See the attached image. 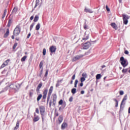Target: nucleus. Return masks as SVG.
Returning <instances> with one entry per match:
<instances>
[{"label": "nucleus", "mask_w": 130, "mask_h": 130, "mask_svg": "<svg viewBox=\"0 0 130 130\" xmlns=\"http://www.w3.org/2000/svg\"><path fill=\"white\" fill-rule=\"evenodd\" d=\"M34 18V16H31V17H30V18H29L31 20H32Z\"/></svg>", "instance_id": "obj_55"}, {"label": "nucleus", "mask_w": 130, "mask_h": 130, "mask_svg": "<svg viewBox=\"0 0 130 130\" xmlns=\"http://www.w3.org/2000/svg\"><path fill=\"white\" fill-rule=\"evenodd\" d=\"M75 78H76V74H74V75L72 76V79L73 80H75Z\"/></svg>", "instance_id": "obj_46"}, {"label": "nucleus", "mask_w": 130, "mask_h": 130, "mask_svg": "<svg viewBox=\"0 0 130 130\" xmlns=\"http://www.w3.org/2000/svg\"><path fill=\"white\" fill-rule=\"evenodd\" d=\"M43 61H41L39 64L40 69H41L43 67Z\"/></svg>", "instance_id": "obj_36"}, {"label": "nucleus", "mask_w": 130, "mask_h": 130, "mask_svg": "<svg viewBox=\"0 0 130 130\" xmlns=\"http://www.w3.org/2000/svg\"><path fill=\"white\" fill-rule=\"evenodd\" d=\"M88 25L86 24V22L84 23L83 28L85 30H87V29H88Z\"/></svg>", "instance_id": "obj_26"}, {"label": "nucleus", "mask_w": 130, "mask_h": 130, "mask_svg": "<svg viewBox=\"0 0 130 130\" xmlns=\"http://www.w3.org/2000/svg\"><path fill=\"white\" fill-rule=\"evenodd\" d=\"M68 126V124L66 122H63V123L61 125V129L62 130H64Z\"/></svg>", "instance_id": "obj_12"}, {"label": "nucleus", "mask_w": 130, "mask_h": 130, "mask_svg": "<svg viewBox=\"0 0 130 130\" xmlns=\"http://www.w3.org/2000/svg\"><path fill=\"white\" fill-rule=\"evenodd\" d=\"M26 58H27V56H23V57L21 58V60L22 62H24V61H25V60L26 59Z\"/></svg>", "instance_id": "obj_27"}, {"label": "nucleus", "mask_w": 130, "mask_h": 130, "mask_svg": "<svg viewBox=\"0 0 130 130\" xmlns=\"http://www.w3.org/2000/svg\"><path fill=\"white\" fill-rule=\"evenodd\" d=\"M40 27H41V24L40 23H38L36 26V27H35V29L37 31H39V30H40Z\"/></svg>", "instance_id": "obj_18"}, {"label": "nucleus", "mask_w": 130, "mask_h": 130, "mask_svg": "<svg viewBox=\"0 0 130 130\" xmlns=\"http://www.w3.org/2000/svg\"><path fill=\"white\" fill-rule=\"evenodd\" d=\"M83 56H84L83 55H76V56L73 57V58L72 59V61L74 62V61H77L78 60H79L80 59L82 58Z\"/></svg>", "instance_id": "obj_7"}, {"label": "nucleus", "mask_w": 130, "mask_h": 130, "mask_svg": "<svg viewBox=\"0 0 130 130\" xmlns=\"http://www.w3.org/2000/svg\"><path fill=\"white\" fill-rule=\"evenodd\" d=\"M128 71V69H123L122 70V73H126Z\"/></svg>", "instance_id": "obj_37"}, {"label": "nucleus", "mask_w": 130, "mask_h": 130, "mask_svg": "<svg viewBox=\"0 0 130 130\" xmlns=\"http://www.w3.org/2000/svg\"><path fill=\"white\" fill-rule=\"evenodd\" d=\"M101 74H97V75L96 76V79L99 80L101 79Z\"/></svg>", "instance_id": "obj_28"}, {"label": "nucleus", "mask_w": 130, "mask_h": 130, "mask_svg": "<svg viewBox=\"0 0 130 130\" xmlns=\"http://www.w3.org/2000/svg\"><path fill=\"white\" fill-rule=\"evenodd\" d=\"M39 0H36V4H35V6L34 7V8H36L39 5Z\"/></svg>", "instance_id": "obj_30"}, {"label": "nucleus", "mask_w": 130, "mask_h": 130, "mask_svg": "<svg viewBox=\"0 0 130 130\" xmlns=\"http://www.w3.org/2000/svg\"><path fill=\"white\" fill-rule=\"evenodd\" d=\"M123 22L125 24H127L128 23V19H129V17L128 16H126V15L123 14Z\"/></svg>", "instance_id": "obj_6"}, {"label": "nucleus", "mask_w": 130, "mask_h": 130, "mask_svg": "<svg viewBox=\"0 0 130 130\" xmlns=\"http://www.w3.org/2000/svg\"><path fill=\"white\" fill-rule=\"evenodd\" d=\"M48 75V70H46L44 77H47Z\"/></svg>", "instance_id": "obj_42"}, {"label": "nucleus", "mask_w": 130, "mask_h": 130, "mask_svg": "<svg viewBox=\"0 0 130 130\" xmlns=\"http://www.w3.org/2000/svg\"><path fill=\"white\" fill-rule=\"evenodd\" d=\"M34 25H35V23H32V24L30 25V26L29 27V30H30V31H31L32 29H33Z\"/></svg>", "instance_id": "obj_31"}, {"label": "nucleus", "mask_w": 130, "mask_h": 130, "mask_svg": "<svg viewBox=\"0 0 130 130\" xmlns=\"http://www.w3.org/2000/svg\"><path fill=\"white\" fill-rule=\"evenodd\" d=\"M39 110L40 114L41 115L42 119L43 121L44 120V116L45 115V107L43 106H41L39 107Z\"/></svg>", "instance_id": "obj_1"}, {"label": "nucleus", "mask_w": 130, "mask_h": 130, "mask_svg": "<svg viewBox=\"0 0 130 130\" xmlns=\"http://www.w3.org/2000/svg\"><path fill=\"white\" fill-rule=\"evenodd\" d=\"M35 90L34 89H30L28 91V93L29 94V98H32L34 94Z\"/></svg>", "instance_id": "obj_15"}, {"label": "nucleus", "mask_w": 130, "mask_h": 130, "mask_svg": "<svg viewBox=\"0 0 130 130\" xmlns=\"http://www.w3.org/2000/svg\"><path fill=\"white\" fill-rule=\"evenodd\" d=\"M43 86V83L42 82H41L37 86V88H36V92H39L40 91V90L41 89V88Z\"/></svg>", "instance_id": "obj_14"}, {"label": "nucleus", "mask_w": 130, "mask_h": 130, "mask_svg": "<svg viewBox=\"0 0 130 130\" xmlns=\"http://www.w3.org/2000/svg\"><path fill=\"white\" fill-rule=\"evenodd\" d=\"M39 17L38 15H36L34 19V22H37L39 20Z\"/></svg>", "instance_id": "obj_24"}, {"label": "nucleus", "mask_w": 130, "mask_h": 130, "mask_svg": "<svg viewBox=\"0 0 130 130\" xmlns=\"http://www.w3.org/2000/svg\"><path fill=\"white\" fill-rule=\"evenodd\" d=\"M8 23H10V24H11L12 21L11 20H9Z\"/></svg>", "instance_id": "obj_62"}, {"label": "nucleus", "mask_w": 130, "mask_h": 130, "mask_svg": "<svg viewBox=\"0 0 130 130\" xmlns=\"http://www.w3.org/2000/svg\"><path fill=\"white\" fill-rule=\"evenodd\" d=\"M60 85L59 83H58V82H57V83L56 84V87H59Z\"/></svg>", "instance_id": "obj_50"}, {"label": "nucleus", "mask_w": 130, "mask_h": 130, "mask_svg": "<svg viewBox=\"0 0 130 130\" xmlns=\"http://www.w3.org/2000/svg\"><path fill=\"white\" fill-rule=\"evenodd\" d=\"M35 112H36L37 114H39V113H40V112H39V109L38 108H36V109Z\"/></svg>", "instance_id": "obj_44"}, {"label": "nucleus", "mask_w": 130, "mask_h": 130, "mask_svg": "<svg viewBox=\"0 0 130 130\" xmlns=\"http://www.w3.org/2000/svg\"><path fill=\"white\" fill-rule=\"evenodd\" d=\"M12 39L13 40H14V39H15L14 36H12Z\"/></svg>", "instance_id": "obj_61"}, {"label": "nucleus", "mask_w": 130, "mask_h": 130, "mask_svg": "<svg viewBox=\"0 0 130 130\" xmlns=\"http://www.w3.org/2000/svg\"><path fill=\"white\" fill-rule=\"evenodd\" d=\"M124 53L126 55H128L129 54V52L127 50H125Z\"/></svg>", "instance_id": "obj_49"}, {"label": "nucleus", "mask_w": 130, "mask_h": 130, "mask_svg": "<svg viewBox=\"0 0 130 130\" xmlns=\"http://www.w3.org/2000/svg\"><path fill=\"white\" fill-rule=\"evenodd\" d=\"M120 95H122L124 94V92L123 91H120Z\"/></svg>", "instance_id": "obj_48"}, {"label": "nucleus", "mask_w": 130, "mask_h": 130, "mask_svg": "<svg viewBox=\"0 0 130 130\" xmlns=\"http://www.w3.org/2000/svg\"><path fill=\"white\" fill-rule=\"evenodd\" d=\"M42 75H43V73H42V72H40V74H39V77H41Z\"/></svg>", "instance_id": "obj_56"}, {"label": "nucleus", "mask_w": 130, "mask_h": 130, "mask_svg": "<svg viewBox=\"0 0 130 130\" xmlns=\"http://www.w3.org/2000/svg\"><path fill=\"white\" fill-rule=\"evenodd\" d=\"M20 25H18L16 26V27L15 28L13 34L14 36H17L20 34Z\"/></svg>", "instance_id": "obj_3"}, {"label": "nucleus", "mask_w": 130, "mask_h": 130, "mask_svg": "<svg viewBox=\"0 0 130 130\" xmlns=\"http://www.w3.org/2000/svg\"><path fill=\"white\" fill-rule=\"evenodd\" d=\"M63 81V79H60V80H57V82L58 83L62 82Z\"/></svg>", "instance_id": "obj_53"}, {"label": "nucleus", "mask_w": 130, "mask_h": 130, "mask_svg": "<svg viewBox=\"0 0 130 130\" xmlns=\"http://www.w3.org/2000/svg\"><path fill=\"white\" fill-rule=\"evenodd\" d=\"M74 99V98H73V96H71L70 99H69V102H73V100Z\"/></svg>", "instance_id": "obj_45"}, {"label": "nucleus", "mask_w": 130, "mask_h": 130, "mask_svg": "<svg viewBox=\"0 0 130 130\" xmlns=\"http://www.w3.org/2000/svg\"><path fill=\"white\" fill-rule=\"evenodd\" d=\"M79 81H78V79H76V80H75V83H74V87H75V88H77V85H78V82Z\"/></svg>", "instance_id": "obj_32"}, {"label": "nucleus", "mask_w": 130, "mask_h": 130, "mask_svg": "<svg viewBox=\"0 0 130 130\" xmlns=\"http://www.w3.org/2000/svg\"><path fill=\"white\" fill-rule=\"evenodd\" d=\"M30 36H31V34H30V33H29L28 35H27V39H29Z\"/></svg>", "instance_id": "obj_52"}, {"label": "nucleus", "mask_w": 130, "mask_h": 130, "mask_svg": "<svg viewBox=\"0 0 130 130\" xmlns=\"http://www.w3.org/2000/svg\"><path fill=\"white\" fill-rule=\"evenodd\" d=\"M89 39V36L87 35H85L84 38H82V40L84 41H86L88 40Z\"/></svg>", "instance_id": "obj_19"}, {"label": "nucleus", "mask_w": 130, "mask_h": 130, "mask_svg": "<svg viewBox=\"0 0 130 130\" xmlns=\"http://www.w3.org/2000/svg\"><path fill=\"white\" fill-rule=\"evenodd\" d=\"M128 113L130 114V107L128 109Z\"/></svg>", "instance_id": "obj_59"}, {"label": "nucleus", "mask_w": 130, "mask_h": 130, "mask_svg": "<svg viewBox=\"0 0 130 130\" xmlns=\"http://www.w3.org/2000/svg\"><path fill=\"white\" fill-rule=\"evenodd\" d=\"M63 103V101L62 100H60V101H59V102H58V104L60 105H62Z\"/></svg>", "instance_id": "obj_41"}, {"label": "nucleus", "mask_w": 130, "mask_h": 130, "mask_svg": "<svg viewBox=\"0 0 130 130\" xmlns=\"http://www.w3.org/2000/svg\"><path fill=\"white\" fill-rule=\"evenodd\" d=\"M76 91H77V89H76V88H73V89H72L71 92H72L73 94H75V93H76Z\"/></svg>", "instance_id": "obj_34"}, {"label": "nucleus", "mask_w": 130, "mask_h": 130, "mask_svg": "<svg viewBox=\"0 0 130 130\" xmlns=\"http://www.w3.org/2000/svg\"><path fill=\"white\" fill-rule=\"evenodd\" d=\"M10 61V59H8L7 60H6L1 66V68H5L6 66H7L8 64V62Z\"/></svg>", "instance_id": "obj_13"}, {"label": "nucleus", "mask_w": 130, "mask_h": 130, "mask_svg": "<svg viewBox=\"0 0 130 130\" xmlns=\"http://www.w3.org/2000/svg\"><path fill=\"white\" fill-rule=\"evenodd\" d=\"M40 120V117L38 115H37L36 113H34V118L32 119V121L34 122H37Z\"/></svg>", "instance_id": "obj_8"}, {"label": "nucleus", "mask_w": 130, "mask_h": 130, "mask_svg": "<svg viewBox=\"0 0 130 130\" xmlns=\"http://www.w3.org/2000/svg\"><path fill=\"white\" fill-rule=\"evenodd\" d=\"M42 94H40L38 96V97H37V102H39V101L42 99Z\"/></svg>", "instance_id": "obj_25"}, {"label": "nucleus", "mask_w": 130, "mask_h": 130, "mask_svg": "<svg viewBox=\"0 0 130 130\" xmlns=\"http://www.w3.org/2000/svg\"><path fill=\"white\" fill-rule=\"evenodd\" d=\"M85 12L86 13H92L93 12L91 9L85 8L84 9Z\"/></svg>", "instance_id": "obj_21"}, {"label": "nucleus", "mask_w": 130, "mask_h": 130, "mask_svg": "<svg viewBox=\"0 0 130 130\" xmlns=\"http://www.w3.org/2000/svg\"><path fill=\"white\" fill-rule=\"evenodd\" d=\"M17 45H18V44L17 43H15L13 46V49H15Z\"/></svg>", "instance_id": "obj_43"}, {"label": "nucleus", "mask_w": 130, "mask_h": 130, "mask_svg": "<svg viewBox=\"0 0 130 130\" xmlns=\"http://www.w3.org/2000/svg\"><path fill=\"white\" fill-rule=\"evenodd\" d=\"M111 25L112 26L113 29H114L115 30H117L118 26L115 23H112L111 24Z\"/></svg>", "instance_id": "obj_16"}, {"label": "nucleus", "mask_w": 130, "mask_h": 130, "mask_svg": "<svg viewBox=\"0 0 130 130\" xmlns=\"http://www.w3.org/2000/svg\"><path fill=\"white\" fill-rule=\"evenodd\" d=\"M48 93V89H44V91L43 92V99H46L47 98V95Z\"/></svg>", "instance_id": "obj_11"}, {"label": "nucleus", "mask_w": 130, "mask_h": 130, "mask_svg": "<svg viewBox=\"0 0 130 130\" xmlns=\"http://www.w3.org/2000/svg\"><path fill=\"white\" fill-rule=\"evenodd\" d=\"M63 120V117L61 115L59 116L58 118V121H59V123H61Z\"/></svg>", "instance_id": "obj_17"}, {"label": "nucleus", "mask_w": 130, "mask_h": 130, "mask_svg": "<svg viewBox=\"0 0 130 130\" xmlns=\"http://www.w3.org/2000/svg\"><path fill=\"white\" fill-rule=\"evenodd\" d=\"M10 26H11V23L10 22L9 23L8 22L7 26L9 27H10Z\"/></svg>", "instance_id": "obj_57"}, {"label": "nucleus", "mask_w": 130, "mask_h": 130, "mask_svg": "<svg viewBox=\"0 0 130 130\" xmlns=\"http://www.w3.org/2000/svg\"><path fill=\"white\" fill-rule=\"evenodd\" d=\"M82 78H84L85 79L87 78V75L86 73H82Z\"/></svg>", "instance_id": "obj_29"}, {"label": "nucleus", "mask_w": 130, "mask_h": 130, "mask_svg": "<svg viewBox=\"0 0 130 130\" xmlns=\"http://www.w3.org/2000/svg\"><path fill=\"white\" fill-rule=\"evenodd\" d=\"M91 46V43L89 42H87L83 44L82 49L87 50Z\"/></svg>", "instance_id": "obj_5"}, {"label": "nucleus", "mask_w": 130, "mask_h": 130, "mask_svg": "<svg viewBox=\"0 0 130 130\" xmlns=\"http://www.w3.org/2000/svg\"><path fill=\"white\" fill-rule=\"evenodd\" d=\"M119 3H122V0H119Z\"/></svg>", "instance_id": "obj_63"}, {"label": "nucleus", "mask_w": 130, "mask_h": 130, "mask_svg": "<svg viewBox=\"0 0 130 130\" xmlns=\"http://www.w3.org/2000/svg\"><path fill=\"white\" fill-rule=\"evenodd\" d=\"M19 123H20V122L19 121H18L17 122L16 125L15 127L14 130H17L19 128Z\"/></svg>", "instance_id": "obj_20"}, {"label": "nucleus", "mask_w": 130, "mask_h": 130, "mask_svg": "<svg viewBox=\"0 0 130 130\" xmlns=\"http://www.w3.org/2000/svg\"><path fill=\"white\" fill-rule=\"evenodd\" d=\"M55 116H59V113L58 112H56V111H55Z\"/></svg>", "instance_id": "obj_47"}, {"label": "nucleus", "mask_w": 130, "mask_h": 130, "mask_svg": "<svg viewBox=\"0 0 130 130\" xmlns=\"http://www.w3.org/2000/svg\"><path fill=\"white\" fill-rule=\"evenodd\" d=\"M52 101H50L49 102V107L51 108V105H52Z\"/></svg>", "instance_id": "obj_54"}, {"label": "nucleus", "mask_w": 130, "mask_h": 130, "mask_svg": "<svg viewBox=\"0 0 130 130\" xmlns=\"http://www.w3.org/2000/svg\"><path fill=\"white\" fill-rule=\"evenodd\" d=\"M9 28H8L7 29V32H6V34L4 35V38H7L9 36Z\"/></svg>", "instance_id": "obj_23"}, {"label": "nucleus", "mask_w": 130, "mask_h": 130, "mask_svg": "<svg viewBox=\"0 0 130 130\" xmlns=\"http://www.w3.org/2000/svg\"><path fill=\"white\" fill-rule=\"evenodd\" d=\"M113 100L116 102V106H115V107H117L118 106V101L116 99H114Z\"/></svg>", "instance_id": "obj_39"}, {"label": "nucleus", "mask_w": 130, "mask_h": 130, "mask_svg": "<svg viewBox=\"0 0 130 130\" xmlns=\"http://www.w3.org/2000/svg\"><path fill=\"white\" fill-rule=\"evenodd\" d=\"M6 13H7V10L5 9L4 10V14H3V16H2V18H5V17L6 15Z\"/></svg>", "instance_id": "obj_33"}, {"label": "nucleus", "mask_w": 130, "mask_h": 130, "mask_svg": "<svg viewBox=\"0 0 130 130\" xmlns=\"http://www.w3.org/2000/svg\"><path fill=\"white\" fill-rule=\"evenodd\" d=\"M120 61H121V64L123 67L125 68L128 65V62L126 59H124L123 56L120 58Z\"/></svg>", "instance_id": "obj_2"}, {"label": "nucleus", "mask_w": 130, "mask_h": 130, "mask_svg": "<svg viewBox=\"0 0 130 130\" xmlns=\"http://www.w3.org/2000/svg\"><path fill=\"white\" fill-rule=\"evenodd\" d=\"M18 11V9L17 8H14L13 10V13H16Z\"/></svg>", "instance_id": "obj_38"}, {"label": "nucleus", "mask_w": 130, "mask_h": 130, "mask_svg": "<svg viewBox=\"0 0 130 130\" xmlns=\"http://www.w3.org/2000/svg\"><path fill=\"white\" fill-rule=\"evenodd\" d=\"M46 54V49L45 48H44V49H43V55L44 56H45Z\"/></svg>", "instance_id": "obj_35"}, {"label": "nucleus", "mask_w": 130, "mask_h": 130, "mask_svg": "<svg viewBox=\"0 0 130 130\" xmlns=\"http://www.w3.org/2000/svg\"><path fill=\"white\" fill-rule=\"evenodd\" d=\"M53 99H52V104L53 106H55L56 104V100H57V95L56 94H53L52 95Z\"/></svg>", "instance_id": "obj_9"}, {"label": "nucleus", "mask_w": 130, "mask_h": 130, "mask_svg": "<svg viewBox=\"0 0 130 130\" xmlns=\"http://www.w3.org/2000/svg\"><path fill=\"white\" fill-rule=\"evenodd\" d=\"M71 84H73V80H71Z\"/></svg>", "instance_id": "obj_64"}, {"label": "nucleus", "mask_w": 130, "mask_h": 130, "mask_svg": "<svg viewBox=\"0 0 130 130\" xmlns=\"http://www.w3.org/2000/svg\"><path fill=\"white\" fill-rule=\"evenodd\" d=\"M106 9H107V10L108 11H110V9L108 8L107 5H106Z\"/></svg>", "instance_id": "obj_51"}, {"label": "nucleus", "mask_w": 130, "mask_h": 130, "mask_svg": "<svg viewBox=\"0 0 130 130\" xmlns=\"http://www.w3.org/2000/svg\"><path fill=\"white\" fill-rule=\"evenodd\" d=\"M127 95H126L124 96V98H123V100H122V102L121 103V107L123 105L124 102L127 100Z\"/></svg>", "instance_id": "obj_22"}, {"label": "nucleus", "mask_w": 130, "mask_h": 130, "mask_svg": "<svg viewBox=\"0 0 130 130\" xmlns=\"http://www.w3.org/2000/svg\"><path fill=\"white\" fill-rule=\"evenodd\" d=\"M85 79L86 78H84V77H81V78H80L81 82H83L84 81H85Z\"/></svg>", "instance_id": "obj_40"}, {"label": "nucleus", "mask_w": 130, "mask_h": 130, "mask_svg": "<svg viewBox=\"0 0 130 130\" xmlns=\"http://www.w3.org/2000/svg\"><path fill=\"white\" fill-rule=\"evenodd\" d=\"M84 93V91H81V94H83Z\"/></svg>", "instance_id": "obj_60"}, {"label": "nucleus", "mask_w": 130, "mask_h": 130, "mask_svg": "<svg viewBox=\"0 0 130 130\" xmlns=\"http://www.w3.org/2000/svg\"><path fill=\"white\" fill-rule=\"evenodd\" d=\"M56 49H57L56 47L54 46H50L49 48V51L51 53H55L56 51Z\"/></svg>", "instance_id": "obj_10"}, {"label": "nucleus", "mask_w": 130, "mask_h": 130, "mask_svg": "<svg viewBox=\"0 0 130 130\" xmlns=\"http://www.w3.org/2000/svg\"><path fill=\"white\" fill-rule=\"evenodd\" d=\"M53 86H51L49 89V91L48 93V97H47V104H48V102L49 101V99L50 98V96L53 92Z\"/></svg>", "instance_id": "obj_4"}, {"label": "nucleus", "mask_w": 130, "mask_h": 130, "mask_svg": "<svg viewBox=\"0 0 130 130\" xmlns=\"http://www.w3.org/2000/svg\"><path fill=\"white\" fill-rule=\"evenodd\" d=\"M83 85V82H81L80 84V86L82 87Z\"/></svg>", "instance_id": "obj_58"}]
</instances>
